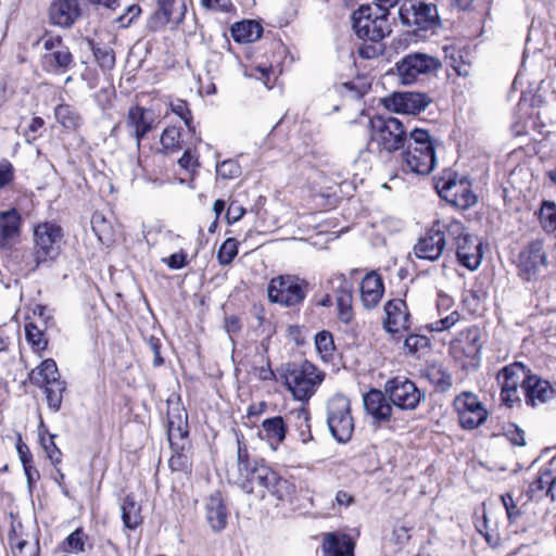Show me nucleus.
Segmentation results:
<instances>
[{"label": "nucleus", "mask_w": 556, "mask_h": 556, "mask_svg": "<svg viewBox=\"0 0 556 556\" xmlns=\"http://www.w3.org/2000/svg\"><path fill=\"white\" fill-rule=\"evenodd\" d=\"M231 478L242 491L261 498L269 493L279 501H286L291 498L294 492V485L267 465L256 462L251 464L248 448L240 440L237 450V473Z\"/></svg>", "instance_id": "nucleus-1"}, {"label": "nucleus", "mask_w": 556, "mask_h": 556, "mask_svg": "<svg viewBox=\"0 0 556 556\" xmlns=\"http://www.w3.org/2000/svg\"><path fill=\"white\" fill-rule=\"evenodd\" d=\"M437 163L434 140L422 128H413L409 131V141L402 153L403 168L417 174L428 175Z\"/></svg>", "instance_id": "nucleus-2"}, {"label": "nucleus", "mask_w": 556, "mask_h": 556, "mask_svg": "<svg viewBox=\"0 0 556 556\" xmlns=\"http://www.w3.org/2000/svg\"><path fill=\"white\" fill-rule=\"evenodd\" d=\"M283 377L293 397L306 402L315 394L325 376L315 365L304 361L286 364Z\"/></svg>", "instance_id": "nucleus-3"}, {"label": "nucleus", "mask_w": 556, "mask_h": 556, "mask_svg": "<svg viewBox=\"0 0 556 556\" xmlns=\"http://www.w3.org/2000/svg\"><path fill=\"white\" fill-rule=\"evenodd\" d=\"M352 27L358 38L379 41L390 34L386 12H374L370 5H362L352 14Z\"/></svg>", "instance_id": "nucleus-4"}, {"label": "nucleus", "mask_w": 556, "mask_h": 556, "mask_svg": "<svg viewBox=\"0 0 556 556\" xmlns=\"http://www.w3.org/2000/svg\"><path fill=\"white\" fill-rule=\"evenodd\" d=\"M327 425L331 435L340 443L348 442L354 431L350 400L343 394H334L327 402Z\"/></svg>", "instance_id": "nucleus-5"}, {"label": "nucleus", "mask_w": 556, "mask_h": 556, "mask_svg": "<svg viewBox=\"0 0 556 556\" xmlns=\"http://www.w3.org/2000/svg\"><path fill=\"white\" fill-rule=\"evenodd\" d=\"M307 291L308 282L293 275L275 277L267 287L268 299L287 307L301 304Z\"/></svg>", "instance_id": "nucleus-6"}, {"label": "nucleus", "mask_w": 556, "mask_h": 556, "mask_svg": "<svg viewBox=\"0 0 556 556\" xmlns=\"http://www.w3.org/2000/svg\"><path fill=\"white\" fill-rule=\"evenodd\" d=\"M370 140L387 152H394L404 146L407 130L395 117L374 116L369 121Z\"/></svg>", "instance_id": "nucleus-7"}, {"label": "nucleus", "mask_w": 556, "mask_h": 556, "mask_svg": "<svg viewBox=\"0 0 556 556\" xmlns=\"http://www.w3.org/2000/svg\"><path fill=\"white\" fill-rule=\"evenodd\" d=\"M397 79L402 85H412L420 77L434 74L441 66V61L427 53H408L395 64Z\"/></svg>", "instance_id": "nucleus-8"}, {"label": "nucleus", "mask_w": 556, "mask_h": 556, "mask_svg": "<svg viewBox=\"0 0 556 556\" xmlns=\"http://www.w3.org/2000/svg\"><path fill=\"white\" fill-rule=\"evenodd\" d=\"M63 236L62 228L55 223L45 222L35 227L34 243L37 264L54 260L59 255Z\"/></svg>", "instance_id": "nucleus-9"}, {"label": "nucleus", "mask_w": 556, "mask_h": 556, "mask_svg": "<svg viewBox=\"0 0 556 556\" xmlns=\"http://www.w3.org/2000/svg\"><path fill=\"white\" fill-rule=\"evenodd\" d=\"M399 17L403 25L415 26L420 30H429L440 23L437 5L419 0H413L409 5L399 8Z\"/></svg>", "instance_id": "nucleus-10"}, {"label": "nucleus", "mask_w": 556, "mask_h": 556, "mask_svg": "<svg viewBox=\"0 0 556 556\" xmlns=\"http://www.w3.org/2000/svg\"><path fill=\"white\" fill-rule=\"evenodd\" d=\"M384 393L391 403L402 410L415 409L421 400V392L416 384L404 377L388 380L384 384Z\"/></svg>", "instance_id": "nucleus-11"}, {"label": "nucleus", "mask_w": 556, "mask_h": 556, "mask_svg": "<svg viewBox=\"0 0 556 556\" xmlns=\"http://www.w3.org/2000/svg\"><path fill=\"white\" fill-rule=\"evenodd\" d=\"M459 424L464 429L473 430L485 422L488 410L472 392H463L454 401Z\"/></svg>", "instance_id": "nucleus-12"}, {"label": "nucleus", "mask_w": 556, "mask_h": 556, "mask_svg": "<svg viewBox=\"0 0 556 556\" xmlns=\"http://www.w3.org/2000/svg\"><path fill=\"white\" fill-rule=\"evenodd\" d=\"M547 265V256L542 240H533L525 247L517 258L519 276L531 281L536 279L542 268Z\"/></svg>", "instance_id": "nucleus-13"}, {"label": "nucleus", "mask_w": 556, "mask_h": 556, "mask_svg": "<svg viewBox=\"0 0 556 556\" xmlns=\"http://www.w3.org/2000/svg\"><path fill=\"white\" fill-rule=\"evenodd\" d=\"M435 189L444 201L457 208L466 210L477 202V197L465 180L457 181L451 177L440 178L435 182Z\"/></svg>", "instance_id": "nucleus-14"}, {"label": "nucleus", "mask_w": 556, "mask_h": 556, "mask_svg": "<svg viewBox=\"0 0 556 556\" xmlns=\"http://www.w3.org/2000/svg\"><path fill=\"white\" fill-rule=\"evenodd\" d=\"M522 391L526 404L531 407L540 406L556 397V390L549 381L531 372L525 381Z\"/></svg>", "instance_id": "nucleus-15"}, {"label": "nucleus", "mask_w": 556, "mask_h": 556, "mask_svg": "<svg viewBox=\"0 0 556 556\" xmlns=\"http://www.w3.org/2000/svg\"><path fill=\"white\" fill-rule=\"evenodd\" d=\"M154 123L153 114L140 106H131L126 115L125 126L130 137L135 138L137 149L140 148L141 139L152 130Z\"/></svg>", "instance_id": "nucleus-16"}, {"label": "nucleus", "mask_w": 556, "mask_h": 556, "mask_svg": "<svg viewBox=\"0 0 556 556\" xmlns=\"http://www.w3.org/2000/svg\"><path fill=\"white\" fill-rule=\"evenodd\" d=\"M384 312L383 328L389 333H397L409 327V313L405 301L401 299L390 300L384 305Z\"/></svg>", "instance_id": "nucleus-17"}, {"label": "nucleus", "mask_w": 556, "mask_h": 556, "mask_svg": "<svg viewBox=\"0 0 556 556\" xmlns=\"http://www.w3.org/2000/svg\"><path fill=\"white\" fill-rule=\"evenodd\" d=\"M79 15L77 0H54L49 7V21L59 27H71Z\"/></svg>", "instance_id": "nucleus-18"}, {"label": "nucleus", "mask_w": 556, "mask_h": 556, "mask_svg": "<svg viewBox=\"0 0 556 556\" xmlns=\"http://www.w3.org/2000/svg\"><path fill=\"white\" fill-rule=\"evenodd\" d=\"M456 255L459 263L470 270L477 269L482 261V250L480 240L468 233L455 245Z\"/></svg>", "instance_id": "nucleus-19"}, {"label": "nucleus", "mask_w": 556, "mask_h": 556, "mask_svg": "<svg viewBox=\"0 0 556 556\" xmlns=\"http://www.w3.org/2000/svg\"><path fill=\"white\" fill-rule=\"evenodd\" d=\"M384 391L371 389L363 396L364 408L376 422H386L391 419L393 409Z\"/></svg>", "instance_id": "nucleus-20"}, {"label": "nucleus", "mask_w": 556, "mask_h": 556, "mask_svg": "<svg viewBox=\"0 0 556 556\" xmlns=\"http://www.w3.org/2000/svg\"><path fill=\"white\" fill-rule=\"evenodd\" d=\"M391 101L395 112L416 115L429 105L430 98L420 92H401L394 93Z\"/></svg>", "instance_id": "nucleus-21"}, {"label": "nucleus", "mask_w": 556, "mask_h": 556, "mask_svg": "<svg viewBox=\"0 0 556 556\" xmlns=\"http://www.w3.org/2000/svg\"><path fill=\"white\" fill-rule=\"evenodd\" d=\"M444 248V237L432 228L415 244L414 252L418 258L434 262L442 255Z\"/></svg>", "instance_id": "nucleus-22"}, {"label": "nucleus", "mask_w": 556, "mask_h": 556, "mask_svg": "<svg viewBox=\"0 0 556 556\" xmlns=\"http://www.w3.org/2000/svg\"><path fill=\"white\" fill-rule=\"evenodd\" d=\"M21 216L15 208L0 212V249L11 248L20 236Z\"/></svg>", "instance_id": "nucleus-23"}, {"label": "nucleus", "mask_w": 556, "mask_h": 556, "mask_svg": "<svg viewBox=\"0 0 556 556\" xmlns=\"http://www.w3.org/2000/svg\"><path fill=\"white\" fill-rule=\"evenodd\" d=\"M206 520L214 532L223 531L228 523V509L220 493H213L205 505Z\"/></svg>", "instance_id": "nucleus-24"}, {"label": "nucleus", "mask_w": 556, "mask_h": 556, "mask_svg": "<svg viewBox=\"0 0 556 556\" xmlns=\"http://www.w3.org/2000/svg\"><path fill=\"white\" fill-rule=\"evenodd\" d=\"M382 278L376 273L367 274L361 282V300L367 309L374 308L383 295Z\"/></svg>", "instance_id": "nucleus-25"}, {"label": "nucleus", "mask_w": 556, "mask_h": 556, "mask_svg": "<svg viewBox=\"0 0 556 556\" xmlns=\"http://www.w3.org/2000/svg\"><path fill=\"white\" fill-rule=\"evenodd\" d=\"M530 369L522 363L515 362L505 366L497 374V382L503 390L523 389L525 381L528 379Z\"/></svg>", "instance_id": "nucleus-26"}, {"label": "nucleus", "mask_w": 556, "mask_h": 556, "mask_svg": "<svg viewBox=\"0 0 556 556\" xmlns=\"http://www.w3.org/2000/svg\"><path fill=\"white\" fill-rule=\"evenodd\" d=\"M355 544L346 534L327 533L321 543L323 556H354Z\"/></svg>", "instance_id": "nucleus-27"}, {"label": "nucleus", "mask_w": 556, "mask_h": 556, "mask_svg": "<svg viewBox=\"0 0 556 556\" xmlns=\"http://www.w3.org/2000/svg\"><path fill=\"white\" fill-rule=\"evenodd\" d=\"M73 63V55L66 46L58 47L42 56L43 68L54 74H64Z\"/></svg>", "instance_id": "nucleus-28"}, {"label": "nucleus", "mask_w": 556, "mask_h": 556, "mask_svg": "<svg viewBox=\"0 0 556 556\" xmlns=\"http://www.w3.org/2000/svg\"><path fill=\"white\" fill-rule=\"evenodd\" d=\"M262 33V26L252 20L236 23L231 27L232 38L240 43L254 42L261 38Z\"/></svg>", "instance_id": "nucleus-29"}, {"label": "nucleus", "mask_w": 556, "mask_h": 556, "mask_svg": "<svg viewBox=\"0 0 556 556\" xmlns=\"http://www.w3.org/2000/svg\"><path fill=\"white\" fill-rule=\"evenodd\" d=\"M31 383L42 387L46 383H51L60 379L56 363L52 358H47L41 364L31 370L29 375Z\"/></svg>", "instance_id": "nucleus-30"}, {"label": "nucleus", "mask_w": 556, "mask_h": 556, "mask_svg": "<svg viewBox=\"0 0 556 556\" xmlns=\"http://www.w3.org/2000/svg\"><path fill=\"white\" fill-rule=\"evenodd\" d=\"M124 527L129 530L137 529L142 523L141 506L132 495H127L121 506Z\"/></svg>", "instance_id": "nucleus-31"}, {"label": "nucleus", "mask_w": 556, "mask_h": 556, "mask_svg": "<svg viewBox=\"0 0 556 556\" xmlns=\"http://www.w3.org/2000/svg\"><path fill=\"white\" fill-rule=\"evenodd\" d=\"M262 428L265 439L269 442L271 448L276 450L286 438V426L282 417L277 416L265 419Z\"/></svg>", "instance_id": "nucleus-32"}, {"label": "nucleus", "mask_w": 556, "mask_h": 556, "mask_svg": "<svg viewBox=\"0 0 556 556\" xmlns=\"http://www.w3.org/2000/svg\"><path fill=\"white\" fill-rule=\"evenodd\" d=\"M433 228L435 232L444 237V247L448 242H452L453 245H456L460 241V238H464L466 235H468L463 223L456 219H452L446 223L438 222Z\"/></svg>", "instance_id": "nucleus-33"}, {"label": "nucleus", "mask_w": 556, "mask_h": 556, "mask_svg": "<svg viewBox=\"0 0 556 556\" xmlns=\"http://www.w3.org/2000/svg\"><path fill=\"white\" fill-rule=\"evenodd\" d=\"M46 328L47 325H41L37 321H28L25 325L26 340L36 352H41L47 349L48 339L45 334Z\"/></svg>", "instance_id": "nucleus-34"}, {"label": "nucleus", "mask_w": 556, "mask_h": 556, "mask_svg": "<svg viewBox=\"0 0 556 556\" xmlns=\"http://www.w3.org/2000/svg\"><path fill=\"white\" fill-rule=\"evenodd\" d=\"M188 435L187 430V421L182 420L180 416L173 417L168 414V424H167V437L172 447L184 448V444H180V441H184Z\"/></svg>", "instance_id": "nucleus-35"}, {"label": "nucleus", "mask_w": 556, "mask_h": 556, "mask_svg": "<svg viewBox=\"0 0 556 556\" xmlns=\"http://www.w3.org/2000/svg\"><path fill=\"white\" fill-rule=\"evenodd\" d=\"M56 121L66 129H77L81 124L79 114L67 104H59L54 110Z\"/></svg>", "instance_id": "nucleus-36"}, {"label": "nucleus", "mask_w": 556, "mask_h": 556, "mask_svg": "<svg viewBox=\"0 0 556 556\" xmlns=\"http://www.w3.org/2000/svg\"><path fill=\"white\" fill-rule=\"evenodd\" d=\"M88 47L91 49L93 56L102 71L109 72L115 66V53L111 47L94 46L91 40H88Z\"/></svg>", "instance_id": "nucleus-37"}, {"label": "nucleus", "mask_w": 556, "mask_h": 556, "mask_svg": "<svg viewBox=\"0 0 556 556\" xmlns=\"http://www.w3.org/2000/svg\"><path fill=\"white\" fill-rule=\"evenodd\" d=\"M43 386L49 408L53 412H58L63 401V393L66 390V383L59 379Z\"/></svg>", "instance_id": "nucleus-38"}, {"label": "nucleus", "mask_w": 556, "mask_h": 556, "mask_svg": "<svg viewBox=\"0 0 556 556\" xmlns=\"http://www.w3.org/2000/svg\"><path fill=\"white\" fill-rule=\"evenodd\" d=\"M10 545L13 556H38L39 546L37 543H31L15 533L9 536Z\"/></svg>", "instance_id": "nucleus-39"}, {"label": "nucleus", "mask_w": 556, "mask_h": 556, "mask_svg": "<svg viewBox=\"0 0 556 556\" xmlns=\"http://www.w3.org/2000/svg\"><path fill=\"white\" fill-rule=\"evenodd\" d=\"M427 377L440 392H446L453 383L452 376L439 366L429 367L427 370Z\"/></svg>", "instance_id": "nucleus-40"}, {"label": "nucleus", "mask_w": 556, "mask_h": 556, "mask_svg": "<svg viewBox=\"0 0 556 556\" xmlns=\"http://www.w3.org/2000/svg\"><path fill=\"white\" fill-rule=\"evenodd\" d=\"M539 219L542 228L546 232L556 230V203L544 201L539 213Z\"/></svg>", "instance_id": "nucleus-41"}, {"label": "nucleus", "mask_w": 556, "mask_h": 556, "mask_svg": "<svg viewBox=\"0 0 556 556\" xmlns=\"http://www.w3.org/2000/svg\"><path fill=\"white\" fill-rule=\"evenodd\" d=\"M180 138H181V132H180L179 128H176L174 126L165 128L163 130V132L161 135V139H160L163 150L166 153H169V152H176L179 149H181Z\"/></svg>", "instance_id": "nucleus-42"}, {"label": "nucleus", "mask_w": 556, "mask_h": 556, "mask_svg": "<svg viewBox=\"0 0 556 556\" xmlns=\"http://www.w3.org/2000/svg\"><path fill=\"white\" fill-rule=\"evenodd\" d=\"M315 345L318 354L324 361H328L334 351L332 334L328 331H320L315 337Z\"/></svg>", "instance_id": "nucleus-43"}, {"label": "nucleus", "mask_w": 556, "mask_h": 556, "mask_svg": "<svg viewBox=\"0 0 556 556\" xmlns=\"http://www.w3.org/2000/svg\"><path fill=\"white\" fill-rule=\"evenodd\" d=\"M43 424L41 422L40 427H39V437H40V443L42 445V448L45 450L48 458L50 459L51 464L56 466L61 463L62 460V452L60 451V448L56 446L55 442H54V438L55 435L54 434H50V438L49 440H47L45 438V435L41 433V429L43 428Z\"/></svg>", "instance_id": "nucleus-44"}, {"label": "nucleus", "mask_w": 556, "mask_h": 556, "mask_svg": "<svg viewBox=\"0 0 556 556\" xmlns=\"http://www.w3.org/2000/svg\"><path fill=\"white\" fill-rule=\"evenodd\" d=\"M157 7L163 10L165 9L166 12L170 13V16H173V23L178 24L182 21L185 16L186 5L184 1H177V0H156Z\"/></svg>", "instance_id": "nucleus-45"}, {"label": "nucleus", "mask_w": 556, "mask_h": 556, "mask_svg": "<svg viewBox=\"0 0 556 556\" xmlns=\"http://www.w3.org/2000/svg\"><path fill=\"white\" fill-rule=\"evenodd\" d=\"M238 254L237 241L235 239H227L217 252L218 262L222 265H229Z\"/></svg>", "instance_id": "nucleus-46"}, {"label": "nucleus", "mask_w": 556, "mask_h": 556, "mask_svg": "<svg viewBox=\"0 0 556 556\" xmlns=\"http://www.w3.org/2000/svg\"><path fill=\"white\" fill-rule=\"evenodd\" d=\"M87 540V534L81 529H76L65 539L64 544L73 553H83Z\"/></svg>", "instance_id": "nucleus-47"}, {"label": "nucleus", "mask_w": 556, "mask_h": 556, "mask_svg": "<svg viewBox=\"0 0 556 556\" xmlns=\"http://www.w3.org/2000/svg\"><path fill=\"white\" fill-rule=\"evenodd\" d=\"M216 173L223 179H233L241 175V166L235 160H226L217 164Z\"/></svg>", "instance_id": "nucleus-48"}, {"label": "nucleus", "mask_w": 556, "mask_h": 556, "mask_svg": "<svg viewBox=\"0 0 556 556\" xmlns=\"http://www.w3.org/2000/svg\"><path fill=\"white\" fill-rule=\"evenodd\" d=\"M168 23H173V16H170V13L166 12L164 8L161 10L157 7V10L149 17L147 27L151 31H156Z\"/></svg>", "instance_id": "nucleus-49"}, {"label": "nucleus", "mask_w": 556, "mask_h": 556, "mask_svg": "<svg viewBox=\"0 0 556 556\" xmlns=\"http://www.w3.org/2000/svg\"><path fill=\"white\" fill-rule=\"evenodd\" d=\"M169 108L173 113L178 115L185 122L189 130L193 131L192 116L188 108V103L181 99H177L175 101H170Z\"/></svg>", "instance_id": "nucleus-50"}, {"label": "nucleus", "mask_w": 556, "mask_h": 556, "mask_svg": "<svg viewBox=\"0 0 556 556\" xmlns=\"http://www.w3.org/2000/svg\"><path fill=\"white\" fill-rule=\"evenodd\" d=\"M460 319V314L457 311H453L446 317H442L437 321H433L429 325V329L431 331L441 332L448 330L454 325H456Z\"/></svg>", "instance_id": "nucleus-51"}, {"label": "nucleus", "mask_w": 556, "mask_h": 556, "mask_svg": "<svg viewBox=\"0 0 556 556\" xmlns=\"http://www.w3.org/2000/svg\"><path fill=\"white\" fill-rule=\"evenodd\" d=\"M337 308L339 319L344 324H349L353 317L352 298H348V295L339 298L337 301Z\"/></svg>", "instance_id": "nucleus-52"}, {"label": "nucleus", "mask_w": 556, "mask_h": 556, "mask_svg": "<svg viewBox=\"0 0 556 556\" xmlns=\"http://www.w3.org/2000/svg\"><path fill=\"white\" fill-rule=\"evenodd\" d=\"M333 291L336 295V302L339 298L343 295H348V298H352L353 285L350 280H348L343 276H338L332 280Z\"/></svg>", "instance_id": "nucleus-53"}, {"label": "nucleus", "mask_w": 556, "mask_h": 556, "mask_svg": "<svg viewBox=\"0 0 556 556\" xmlns=\"http://www.w3.org/2000/svg\"><path fill=\"white\" fill-rule=\"evenodd\" d=\"M501 501H502L503 506L505 507L508 520L510 522H515L520 517L521 511L517 507L511 494L510 493L502 494Z\"/></svg>", "instance_id": "nucleus-54"}, {"label": "nucleus", "mask_w": 556, "mask_h": 556, "mask_svg": "<svg viewBox=\"0 0 556 556\" xmlns=\"http://www.w3.org/2000/svg\"><path fill=\"white\" fill-rule=\"evenodd\" d=\"M428 338L420 334H410L404 341V348L412 354L416 353L419 349L428 346Z\"/></svg>", "instance_id": "nucleus-55"}, {"label": "nucleus", "mask_w": 556, "mask_h": 556, "mask_svg": "<svg viewBox=\"0 0 556 556\" xmlns=\"http://www.w3.org/2000/svg\"><path fill=\"white\" fill-rule=\"evenodd\" d=\"M173 454L168 460V465L173 471H182L188 467V457L179 452L180 448L172 447Z\"/></svg>", "instance_id": "nucleus-56"}, {"label": "nucleus", "mask_w": 556, "mask_h": 556, "mask_svg": "<svg viewBox=\"0 0 556 556\" xmlns=\"http://www.w3.org/2000/svg\"><path fill=\"white\" fill-rule=\"evenodd\" d=\"M245 214V208L237 201H231L226 214L227 223L235 224L239 222Z\"/></svg>", "instance_id": "nucleus-57"}, {"label": "nucleus", "mask_w": 556, "mask_h": 556, "mask_svg": "<svg viewBox=\"0 0 556 556\" xmlns=\"http://www.w3.org/2000/svg\"><path fill=\"white\" fill-rule=\"evenodd\" d=\"M506 437L509 442L516 446H525V431L517 427L516 425H510L506 431Z\"/></svg>", "instance_id": "nucleus-58"}, {"label": "nucleus", "mask_w": 556, "mask_h": 556, "mask_svg": "<svg viewBox=\"0 0 556 556\" xmlns=\"http://www.w3.org/2000/svg\"><path fill=\"white\" fill-rule=\"evenodd\" d=\"M141 9L137 4L128 5L126 12L117 18L122 27H128L139 16Z\"/></svg>", "instance_id": "nucleus-59"}, {"label": "nucleus", "mask_w": 556, "mask_h": 556, "mask_svg": "<svg viewBox=\"0 0 556 556\" xmlns=\"http://www.w3.org/2000/svg\"><path fill=\"white\" fill-rule=\"evenodd\" d=\"M501 400H502L503 404H505L507 407H513L516 404L520 405L521 397L519 394V389H509V390L501 389Z\"/></svg>", "instance_id": "nucleus-60"}, {"label": "nucleus", "mask_w": 556, "mask_h": 556, "mask_svg": "<svg viewBox=\"0 0 556 556\" xmlns=\"http://www.w3.org/2000/svg\"><path fill=\"white\" fill-rule=\"evenodd\" d=\"M170 269H180L187 265V254L184 251L174 253L167 258L162 260Z\"/></svg>", "instance_id": "nucleus-61"}, {"label": "nucleus", "mask_w": 556, "mask_h": 556, "mask_svg": "<svg viewBox=\"0 0 556 556\" xmlns=\"http://www.w3.org/2000/svg\"><path fill=\"white\" fill-rule=\"evenodd\" d=\"M178 164L181 168L190 170L199 166L197 157L192 154L190 149H187L182 156L178 160Z\"/></svg>", "instance_id": "nucleus-62"}, {"label": "nucleus", "mask_w": 556, "mask_h": 556, "mask_svg": "<svg viewBox=\"0 0 556 556\" xmlns=\"http://www.w3.org/2000/svg\"><path fill=\"white\" fill-rule=\"evenodd\" d=\"M16 451L18 454V458L23 466L26 464L33 463V456L28 448V446L22 441V438L18 437V441L16 443Z\"/></svg>", "instance_id": "nucleus-63"}, {"label": "nucleus", "mask_w": 556, "mask_h": 556, "mask_svg": "<svg viewBox=\"0 0 556 556\" xmlns=\"http://www.w3.org/2000/svg\"><path fill=\"white\" fill-rule=\"evenodd\" d=\"M12 178V165L10 163H0V189L7 186Z\"/></svg>", "instance_id": "nucleus-64"}]
</instances>
